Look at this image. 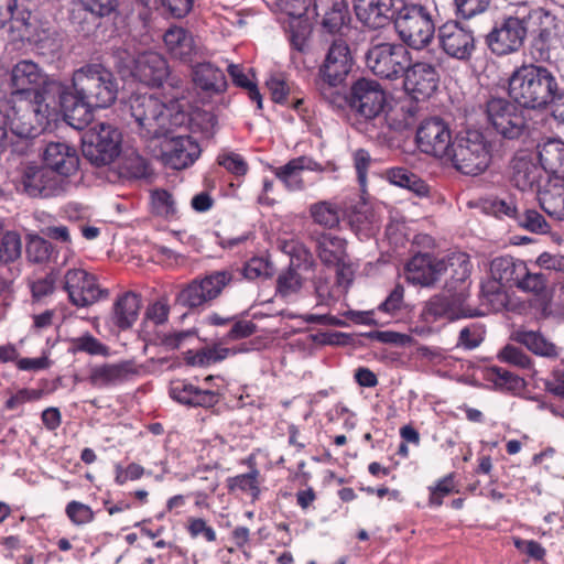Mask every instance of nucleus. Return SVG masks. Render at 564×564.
I'll use <instances>...</instances> for the list:
<instances>
[{
    "instance_id": "f257e3e1",
    "label": "nucleus",
    "mask_w": 564,
    "mask_h": 564,
    "mask_svg": "<svg viewBox=\"0 0 564 564\" xmlns=\"http://www.w3.org/2000/svg\"><path fill=\"white\" fill-rule=\"evenodd\" d=\"M131 117L143 138L162 139L160 159L164 165L182 170L192 165L200 155L199 144L189 135H170L172 128L186 120L177 95L161 101L154 95H132L128 102Z\"/></svg>"
},
{
    "instance_id": "f03ea898",
    "label": "nucleus",
    "mask_w": 564,
    "mask_h": 564,
    "mask_svg": "<svg viewBox=\"0 0 564 564\" xmlns=\"http://www.w3.org/2000/svg\"><path fill=\"white\" fill-rule=\"evenodd\" d=\"M447 270L452 272L444 292L432 297L427 303V312L435 317L455 318L466 316L465 302L469 296L471 264L467 253L452 252L446 258L431 253H416L404 268L405 280L420 286L435 284Z\"/></svg>"
},
{
    "instance_id": "7ed1b4c3",
    "label": "nucleus",
    "mask_w": 564,
    "mask_h": 564,
    "mask_svg": "<svg viewBox=\"0 0 564 564\" xmlns=\"http://www.w3.org/2000/svg\"><path fill=\"white\" fill-rule=\"evenodd\" d=\"M73 91L61 94V107L66 122L77 130L93 119L94 108H107L115 102L118 84L112 73L101 64H86L73 74Z\"/></svg>"
},
{
    "instance_id": "20e7f679",
    "label": "nucleus",
    "mask_w": 564,
    "mask_h": 564,
    "mask_svg": "<svg viewBox=\"0 0 564 564\" xmlns=\"http://www.w3.org/2000/svg\"><path fill=\"white\" fill-rule=\"evenodd\" d=\"M509 96L519 106L542 109L558 96V84L547 68L533 64L523 65L509 78Z\"/></svg>"
},
{
    "instance_id": "39448f33",
    "label": "nucleus",
    "mask_w": 564,
    "mask_h": 564,
    "mask_svg": "<svg viewBox=\"0 0 564 564\" xmlns=\"http://www.w3.org/2000/svg\"><path fill=\"white\" fill-rule=\"evenodd\" d=\"M447 160L463 174L479 175L491 162V145L481 132L467 130L455 138Z\"/></svg>"
},
{
    "instance_id": "423d86ee",
    "label": "nucleus",
    "mask_w": 564,
    "mask_h": 564,
    "mask_svg": "<svg viewBox=\"0 0 564 564\" xmlns=\"http://www.w3.org/2000/svg\"><path fill=\"white\" fill-rule=\"evenodd\" d=\"M395 7L394 28L404 44L423 50L433 40L435 28L429 11L417 3L401 2Z\"/></svg>"
},
{
    "instance_id": "0eeeda50",
    "label": "nucleus",
    "mask_w": 564,
    "mask_h": 564,
    "mask_svg": "<svg viewBox=\"0 0 564 564\" xmlns=\"http://www.w3.org/2000/svg\"><path fill=\"white\" fill-rule=\"evenodd\" d=\"M116 65L122 76H132L150 87H161L170 77V67L165 57L154 51L132 56L127 51L117 55Z\"/></svg>"
},
{
    "instance_id": "6e6552de",
    "label": "nucleus",
    "mask_w": 564,
    "mask_h": 564,
    "mask_svg": "<svg viewBox=\"0 0 564 564\" xmlns=\"http://www.w3.org/2000/svg\"><path fill=\"white\" fill-rule=\"evenodd\" d=\"M410 63L411 54L400 43H375L370 45L366 53L367 67L372 74L383 79H398Z\"/></svg>"
},
{
    "instance_id": "1a4fd4ad",
    "label": "nucleus",
    "mask_w": 564,
    "mask_h": 564,
    "mask_svg": "<svg viewBox=\"0 0 564 564\" xmlns=\"http://www.w3.org/2000/svg\"><path fill=\"white\" fill-rule=\"evenodd\" d=\"M121 133L110 123L93 124L83 135L85 156L96 165L111 163L120 153Z\"/></svg>"
},
{
    "instance_id": "9d476101",
    "label": "nucleus",
    "mask_w": 564,
    "mask_h": 564,
    "mask_svg": "<svg viewBox=\"0 0 564 564\" xmlns=\"http://www.w3.org/2000/svg\"><path fill=\"white\" fill-rule=\"evenodd\" d=\"M73 181L59 180L47 166L28 165L21 173L18 188L31 197H54L68 192Z\"/></svg>"
},
{
    "instance_id": "9b49d317",
    "label": "nucleus",
    "mask_w": 564,
    "mask_h": 564,
    "mask_svg": "<svg viewBox=\"0 0 564 564\" xmlns=\"http://www.w3.org/2000/svg\"><path fill=\"white\" fill-rule=\"evenodd\" d=\"M231 280L230 271H214L199 280L192 281L180 292L178 302L188 307L202 306L218 297Z\"/></svg>"
},
{
    "instance_id": "f8f14e48",
    "label": "nucleus",
    "mask_w": 564,
    "mask_h": 564,
    "mask_svg": "<svg viewBox=\"0 0 564 564\" xmlns=\"http://www.w3.org/2000/svg\"><path fill=\"white\" fill-rule=\"evenodd\" d=\"M415 141L421 152L440 159H448L454 142L448 124L437 117L420 123Z\"/></svg>"
},
{
    "instance_id": "ddd939ff",
    "label": "nucleus",
    "mask_w": 564,
    "mask_h": 564,
    "mask_svg": "<svg viewBox=\"0 0 564 564\" xmlns=\"http://www.w3.org/2000/svg\"><path fill=\"white\" fill-rule=\"evenodd\" d=\"M386 101V93L377 80L360 78L350 87L349 105L366 119L378 117Z\"/></svg>"
},
{
    "instance_id": "4468645a",
    "label": "nucleus",
    "mask_w": 564,
    "mask_h": 564,
    "mask_svg": "<svg viewBox=\"0 0 564 564\" xmlns=\"http://www.w3.org/2000/svg\"><path fill=\"white\" fill-rule=\"evenodd\" d=\"M487 117L495 130L508 139L518 138L525 124L519 107L503 98L488 101Z\"/></svg>"
},
{
    "instance_id": "2eb2a0df",
    "label": "nucleus",
    "mask_w": 564,
    "mask_h": 564,
    "mask_svg": "<svg viewBox=\"0 0 564 564\" xmlns=\"http://www.w3.org/2000/svg\"><path fill=\"white\" fill-rule=\"evenodd\" d=\"M64 288L70 302L78 307L89 306L107 296V292L99 286L96 276L84 269L67 270Z\"/></svg>"
},
{
    "instance_id": "dca6fc26",
    "label": "nucleus",
    "mask_w": 564,
    "mask_h": 564,
    "mask_svg": "<svg viewBox=\"0 0 564 564\" xmlns=\"http://www.w3.org/2000/svg\"><path fill=\"white\" fill-rule=\"evenodd\" d=\"M42 160L59 180L72 181L78 174L80 159L77 149L68 142H48L43 150Z\"/></svg>"
},
{
    "instance_id": "f3484780",
    "label": "nucleus",
    "mask_w": 564,
    "mask_h": 564,
    "mask_svg": "<svg viewBox=\"0 0 564 564\" xmlns=\"http://www.w3.org/2000/svg\"><path fill=\"white\" fill-rule=\"evenodd\" d=\"M402 75L404 90L415 100L429 98L437 88L438 74L429 62H411Z\"/></svg>"
},
{
    "instance_id": "a211bd4d",
    "label": "nucleus",
    "mask_w": 564,
    "mask_h": 564,
    "mask_svg": "<svg viewBox=\"0 0 564 564\" xmlns=\"http://www.w3.org/2000/svg\"><path fill=\"white\" fill-rule=\"evenodd\" d=\"M438 41L442 50L451 57L466 61L475 50V37L471 30L458 22L449 21L438 29Z\"/></svg>"
},
{
    "instance_id": "6ab92c4d",
    "label": "nucleus",
    "mask_w": 564,
    "mask_h": 564,
    "mask_svg": "<svg viewBox=\"0 0 564 564\" xmlns=\"http://www.w3.org/2000/svg\"><path fill=\"white\" fill-rule=\"evenodd\" d=\"M525 262L510 256L497 257L490 262L491 282L482 285L485 295L500 296L501 286H516L524 274Z\"/></svg>"
},
{
    "instance_id": "aec40b11",
    "label": "nucleus",
    "mask_w": 564,
    "mask_h": 564,
    "mask_svg": "<svg viewBox=\"0 0 564 564\" xmlns=\"http://www.w3.org/2000/svg\"><path fill=\"white\" fill-rule=\"evenodd\" d=\"M525 35L524 21L518 17H509L489 33L488 45L498 55L509 54L522 46Z\"/></svg>"
},
{
    "instance_id": "412c9836",
    "label": "nucleus",
    "mask_w": 564,
    "mask_h": 564,
    "mask_svg": "<svg viewBox=\"0 0 564 564\" xmlns=\"http://www.w3.org/2000/svg\"><path fill=\"white\" fill-rule=\"evenodd\" d=\"M352 63L348 45L344 41H334L319 69L323 80L332 87L339 86L351 70Z\"/></svg>"
},
{
    "instance_id": "4be33fe9",
    "label": "nucleus",
    "mask_w": 564,
    "mask_h": 564,
    "mask_svg": "<svg viewBox=\"0 0 564 564\" xmlns=\"http://www.w3.org/2000/svg\"><path fill=\"white\" fill-rule=\"evenodd\" d=\"M304 171L323 172L324 167L310 156H297L281 166L272 167L275 177L289 192H301L305 189V182L302 177Z\"/></svg>"
},
{
    "instance_id": "5701e85b",
    "label": "nucleus",
    "mask_w": 564,
    "mask_h": 564,
    "mask_svg": "<svg viewBox=\"0 0 564 564\" xmlns=\"http://www.w3.org/2000/svg\"><path fill=\"white\" fill-rule=\"evenodd\" d=\"M511 183L522 192H538L541 187L543 170L527 153L517 154L511 161Z\"/></svg>"
},
{
    "instance_id": "b1692460",
    "label": "nucleus",
    "mask_w": 564,
    "mask_h": 564,
    "mask_svg": "<svg viewBox=\"0 0 564 564\" xmlns=\"http://www.w3.org/2000/svg\"><path fill=\"white\" fill-rule=\"evenodd\" d=\"M357 19L365 25L378 29L392 17L399 0H352Z\"/></svg>"
},
{
    "instance_id": "393cba45",
    "label": "nucleus",
    "mask_w": 564,
    "mask_h": 564,
    "mask_svg": "<svg viewBox=\"0 0 564 564\" xmlns=\"http://www.w3.org/2000/svg\"><path fill=\"white\" fill-rule=\"evenodd\" d=\"M163 43L170 56L182 62L192 61L199 51L193 33L178 25H172L164 32Z\"/></svg>"
},
{
    "instance_id": "a878e982",
    "label": "nucleus",
    "mask_w": 564,
    "mask_h": 564,
    "mask_svg": "<svg viewBox=\"0 0 564 564\" xmlns=\"http://www.w3.org/2000/svg\"><path fill=\"white\" fill-rule=\"evenodd\" d=\"M536 197L542 209L554 219L564 220V176L549 175Z\"/></svg>"
},
{
    "instance_id": "bb28decb",
    "label": "nucleus",
    "mask_w": 564,
    "mask_h": 564,
    "mask_svg": "<svg viewBox=\"0 0 564 564\" xmlns=\"http://www.w3.org/2000/svg\"><path fill=\"white\" fill-rule=\"evenodd\" d=\"M170 395L178 403L189 406L212 408L218 403V394L208 389H200L186 381H174Z\"/></svg>"
},
{
    "instance_id": "cd10ccee",
    "label": "nucleus",
    "mask_w": 564,
    "mask_h": 564,
    "mask_svg": "<svg viewBox=\"0 0 564 564\" xmlns=\"http://www.w3.org/2000/svg\"><path fill=\"white\" fill-rule=\"evenodd\" d=\"M140 308V296L132 291L123 292L113 302L110 322L118 329L127 330L137 322Z\"/></svg>"
},
{
    "instance_id": "c85d7f7f",
    "label": "nucleus",
    "mask_w": 564,
    "mask_h": 564,
    "mask_svg": "<svg viewBox=\"0 0 564 564\" xmlns=\"http://www.w3.org/2000/svg\"><path fill=\"white\" fill-rule=\"evenodd\" d=\"M516 288L523 292L532 293L536 302L539 303V308L544 316L552 314V291L547 288L545 276L540 272H531L525 264L524 274L520 276L519 281L516 284Z\"/></svg>"
},
{
    "instance_id": "c756f323",
    "label": "nucleus",
    "mask_w": 564,
    "mask_h": 564,
    "mask_svg": "<svg viewBox=\"0 0 564 564\" xmlns=\"http://www.w3.org/2000/svg\"><path fill=\"white\" fill-rule=\"evenodd\" d=\"M316 251L321 261L330 267L344 263L348 257L346 252V240L330 232H322L315 237Z\"/></svg>"
},
{
    "instance_id": "7c9ffc66",
    "label": "nucleus",
    "mask_w": 564,
    "mask_h": 564,
    "mask_svg": "<svg viewBox=\"0 0 564 564\" xmlns=\"http://www.w3.org/2000/svg\"><path fill=\"white\" fill-rule=\"evenodd\" d=\"M538 158L544 172L550 175H562L564 173V141L549 139L539 144Z\"/></svg>"
},
{
    "instance_id": "2f4dec72",
    "label": "nucleus",
    "mask_w": 564,
    "mask_h": 564,
    "mask_svg": "<svg viewBox=\"0 0 564 564\" xmlns=\"http://www.w3.org/2000/svg\"><path fill=\"white\" fill-rule=\"evenodd\" d=\"M349 225L359 239H366L377 232L380 219L368 204L359 203L349 215Z\"/></svg>"
},
{
    "instance_id": "473e14b6",
    "label": "nucleus",
    "mask_w": 564,
    "mask_h": 564,
    "mask_svg": "<svg viewBox=\"0 0 564 564\" xmlns=\"http://www.w3.org/2000/svg\"><path fill=\"white\" fill-rule=\"evenodd\" d=\"M193 80L196 86L208 93L219 94L227 88L224 72L210 63L197 64L193 69Z\"/></svg>"
},
{
    "instance_id": "72a5a7b5",
    "label": "nucleus",
    "mask_w": 564,
    "mask_h": 564,
    "mask_svg": "<svg viewBox=\"0 0 564 564\" xmlns=\"http://www.w3.org/2000/svg\"><path fill=\"white\" fill-rule=\"evenodd\" d=\"M316 14H323V26L330 33L340 30L347 18L346 6L343 0H315Z\"/></svg>"
},
{
    "instance_id": "f704fd0d",
    "label": "nucleus",
    "mask_w": 564,
    "mask_h": 564,
    "mask_svg": "<svg viewBox=\"0 0 564 564\" xmlns=\"http://www.w3.org/2000/svg\"><path fill=\"white\" fill-rule=\"evenodd\" d=\"M513 338L536 356L556 358L560 355V348L540 332L521 329Z\"/></svg>"
},
{
    "instance_id": "c9c22d12",
    "label": "nucleus",
    "mask_w": 564,
    "mask_h": 564,
    "mask_svg": "<svg viewBox=\"0 0 564 564\" xmlns=\"http://www.w3.org/2000/svg\"><path fill=\"white\" fill-rule=\"evenodd\" d=\"M384 177L390 184L406 188L420 197L429 195V185L416 174L404 167L395 166L387 169L384 171Z\"/></svg>"
},
{
    "instance_id": "e433bc0d",
    "label": "nucleus",
    "mask_w": 564,
    "mask_h": 564,
    "mask_svg": "<svg viewBox=\"0 0 564 564\" xmlns=\"http://www.w3.org/2000/svg\"><path fill=\"white\" fill-rule=\"evenodd\" d=\"M131 372L130 362L104 364L91 369L90 381L95 386L113 384L122 381Z\"/></svg>"
},
{
    "instance_id": "4c0bfd02",
    "label": "nucleus",
    "mask_w": 564,
    "mask_h": 564,
    "mask_svg": "<svg viewBox=\"0 0 564 564\" xmlns=\"http://www.w3.org/2000/svg\"><path fill=\"white\" fill-rule=\"evenodd\" d=\"M486 381L494 384L496 390L518 393L524 389V380L500 367H488L484 370Z\"/></svg>"
},
{
    "instance_id": "58836bf2",
    "label": "nucleus",
    "mask_w": 564,
    "mask_h": 564,
    "mask_svg": "<svg viewBox=\"0 0 564 564\" xmlns=\"http://www.w3.org/2000/svg\"><path fill=\"white\" fill-rule=\"evenodd\" d=\"M249 351V348L246 344H241L237 348H227L223 346H215L213 348H206L198 350L196 352H188L186 357L187 364L192 366L204 367L208 366L213 362L220 361L229 356L236 355L238 352Z\"/></svg>"
},
{
    "instance_id": "ea45409f",
    "label": "nucleus",
    "mask_w": 564,
    "mask_h": 564,
    "mask_svg": "<svg viewBox=\"0 0 564 564\" xmlns=\"http://www.w3.org/2000/svg\"><path fill=\"white\" fill-rule=\"evenodd\" d=\"M310 216L313 221L324 228H336L341 218L340 206L333 200H319L308 208Z\"/></svg>"
},
{
    "instance_id": "a19ab883",
    "label": "nucleus",
    "mask_w": 564,
    "mask_h": 564,
    "mask_svg": "<svg viewBox=\"0 0 564 564\" xmlns=\"http://www.w3.org/2000/svg\"><path fill=\"white\" fill-rule=\"evenodd\" d=\"M522 20L525 25V33L531 32L540 37L549 35L556 28L555 15L544 8L531 10Z\"/></svg>"
},
{
    "instance_id": "79ce46f5",
    "label": "nucleus",
    "mask_w": 564,
    "mask_h": 564,
    "mask_svg": "<svg viewBox=\"0 0 564 564\" xmlns=\"http://www.w3.org/2000/svg\"><path fill=\"white\" fill-rule=\"evenodd\" d=\"M120 175L128 178H143L149 175L148 162L134 150H127L119 159Z\"/></svg>"
},
{
    "instance_id": "37998d69",
    "label": "nucleus",
    "mask_w": 564,
    "mask_h": 564,
    "mask_svg": "<svg viewBox=\"0 0 564 564\" xmlns=\"http://www.w3.org/2000/svg\"><path fill=\"white\" fill-rule=\"evenodd\" d=\"M260 473L252 469L247 474L230 477L227 480L228 489L232 492L240 491L247 494L252 500H257L260 496Z\"/></svg>"
},
{
    "instance_id": "c03bdc74",
    "label": "nucleus",
    "mask_w": 564,
    "mask_h": 564,
    "mask_svg": "<svg viewBox=\"0 0 564 564\" xmlns=\"http://www.w3.org/2000/svg\"><path fill=\"white\" fill-rule=\"evenodd\" d=\"M151 205L153 212L164 218H172L176 215V203L171 193L165 189H155L151 193Z\"/></svg>"
},
{
    "instance_id": "a18cd8bd",
    "label": "nucleus",
    "mask_w": 564,
    "mask_h": 564,
    "mask_svg": "<svg viewBox=\"0 0 564 564\" xmlns=\"http://www.w3.org/2000/svg\"><path fill=\"white\" fill-rule=\"evenodd\" d=\"M289 33L291 45L299 52H303L307 46V39L311 32L307 20L301 18H290Z\"/></svg>"
},
{
    "instance_id": "49530a36",
    "label": "nucleus",
    "mask_w": 564,
    "mask_h": 564,
    "mask_svg": "<svg viewBox=\"0 0 564 564\" xmlns=\"http://www.w3.org/2000/svg\"><path fill=\"white\" fill-rule=\"evenodd\" d=\"M267 87L274 102L283 105L289 104L292 86L283 74H272L267 80Z\"/></svg>"
},
{
    "instance_id": "de8ad7c7",
    "label": "nucleus",
    "mask_w": 564,
    "mask_h": 564,
    "mask_svg": "<svg viewBox=\"0 0 564 564\" xmlns=\"http://www.w3.org/2000/svg\"><path fill=\"white\" fill-rule=\"evenodd\" d=\"M22 251L21 238L18 234L6 232L0 242V261L9 263L20 258Z\"/></svg>"
},
{
    "instance_id": "09e8293b",
    "label": "nucleus",
    "mask_w": 564,
    "mask_h": 564,
    "mask_svg": "<svg viewBox=\"0 0 564 564\" xmlns=\"http://www.w3.org/2000/svg\"><path fill=\"white\" fill-rule=\"evenodd\" d=\"M303 284V279L299 272L290 267L286 271L282 272L278 278V292L283 297H290L296 294Z\"/></svg>"
},
{
    "instance_id": "8fccbe9b",
    "label": "nucleus",
    "mask_w": 564,
    "mask_h": 564,
    "mask_svg": "<svg viewBox=\"0 0 564 564\" xmlns=\"http://www.w3.org/2000/svg\"><path fill=\"white\" fill-rule=\"evenodd\" d=\"M430 489L429 503L433 507H440L443 503L445 497L453 492H457L453 475H447L440 479L435 486Z\"/></svg>"
},
{
    "instance_id": "3c124183",
    "label": "nucleus",
    "mask_w": 564,
    "mask_h": 564,
    "mask_svg": "<svg viewBox=\"0 0 564 564\" xmlns=\"http://www.w3.org/2000/svg\"><path fill=\"white\" fill-rule=\"evenodd\" d=\"M74 349L94 356H107L109 348L90 334H84L73 339Z\"/></svg>"
},
{
    "instance_id": "603ef678",
    "label": "nucleus",
    "mask_w": 564,
    "mask_h": 564,
    "mask_svg": "<svg viewBox=\"0 0 564 564\" xmlns=\"http://www.w3.org/2000/svg\"><path fill=\"white\" fill-rule=\"evenodd\" d=\"M519 225L522 228L539 235L546 234L550 230V226L545 218L534 209H527L519 217Z\"/></svg>"
},
{
    "instance_id": "864d4df0",
    "label": "nucleus",
    "mask_w": 564,
    "mask_h": 564,
    "mask_svg": "<svg viewBox=\"0 0 564 564\" xmlns=\"http://www.w3.org/2000/svg\"><path fill=\"white\" fill-rule=\"evenodd\" d=\"M52 252L51 243L37 236L31 237L26 246V256L30 261L44 262L46 261Z\"/></svg>"
},
{
    "instance_id": "5fc2aeb1",
    "label": "nucleus",
    "mask_w": 564,
    "mask_h": 564,
    "mask_svg": "<svg viewBox=\"0 0 564 564\" xmlns=\"http://www.w3.org/2000/svg\"><path fill=\"white\" fill-rule=\"evenodd\" d=\"M272 7L288 15L289 18H301L303 17L310 4L311 0H270Z\"/></svg>"
},
{
    "instance_id": "6e6d98bb",
    "label": "nucleus",
    "mask_w": 564,
    "mask_h": 564,
    "mask_svg": "<svg viewBox=\"0 0 564 564\" xmlns=\"http://www.w3.org/2000/svg\"><path fill=\"white\" fill-rule=\"evenodd\" d=\"M498 358L502 362H507L518 368L527 369L531 367L530 357L519 347L507 345L498 354Z\"/></svg>"
},
{
    "instance_id": "4d7b16f0",
    "label": "nucleus",
    "mask_w": 564,
    "mask_h": 564,
    "mask_svg": "<svg viewBox=\"0 0 564 564\" xmlns=\"http://www.w3.org/2000/svg\"><path fill=\"white\" fill-rule=\"evenodd\" d=\"M243 274L249 280L268 278L273 274V267L268 259L254 257L246 263Z\"/></svg>"
},
{
    "instance_id": "13d9d810",
    "label": "nucleus",
    "mask_w": 564,
    "mask_h": 564,
    "mask_svg": "<svg viewBox=\"0 0 564 564\" xmlns=\"http://www.w3.org/2000/svg\"><path fill=\"white\" fill-rule=\"evenodd\" d=\"M65 512L75 525H84L94 520L91 508L79 501L73 500L68 502Z\"/></svg>"
},
{
    "instance_id": "bf43d9fd",
    "label": "nucleus",
    "mask_w": 564,
    "mask_h": 564,
    "mask_svg": "<svg viewBox=\"0 0 564 564\" xmlns=\"http://www.w3.org/2000/svg\"><path fill=\"white\" fill-rule=\"evenodd\" d=\"M218 163L236 176H243L248 172L247 162L240 154L235 152L219 154Z\"/></svg>"
},
{
    "instance_id": "052dcab7",
    "label": "nucleus",
    "mask_w": 564,
    "mask_h": 564,
    "mask_svg": "<svg viewBox=\"0 0 564 564\" xmlns=\"http://www.w3.org/2000/svg\"><path fill=\"white\" fill-rule=\"evenodd\" d=\"M187 532L193 539L203 535L207 542H214L217 538L216 531L203 518H188Z\"/></svg>"
},
{
    "instance_id": "680f3d73",
    "label": "nucleus",
    "mask_w": 564,
    "mask_h": 564,
    "mask_svg": "<svg viewBox=\"0 0 564 564\" xmlns=\"http://www.w3.org/2000/svg\"><path fill=\"white\" fill-rule=\"evenodd\" d=\"M457 14L464 19L482 13L489 6V0H454Z\"/></svg>"
},
{
    "instance_id": "e2e57ef3",
    "label": "nucleus",
    "mask_w": 564,
    "mask_h": 564,
    "mask_svg": "<svg viewBox=\"0 0 564 564\" xmlns=\"http://www.w3.org/2000/svg\"><path fill=\"white\" fill-rule=\"evenodd\" d=\"M404 289L397 285L388 295V297L378 306L379 312L394 315L403 306Z\"/></svg>"
},
{
    "instance_id": "0e129e2a",
    "label": "nucleus",
    "mask_w": 564,
    "mask_h": 564,
    "mask_svg": "<svg viewBox=\"0 0 564 564\" xmlns=\"http://www.w3.org/2000/svg\"><path fill=\"white\" fill-rule=\"evenodd\" d=\"M144 475V468L135 463L129 464L126 468L120 464L115 466V481L122 486L128 480H138Z\"/></svg>"
},
{
    "instance_id": "69168bd1",
    "label": "nucleus",
    "mask_w": 564,
    "mask_h": 564,
    "mask_svg": "<svg viewBox=\"0 0 564 564\" xmlns=\"http://www.w3.org/2000/svg\"><path fill=\"white\" fill-rule=\"evenodd\" d=\"M56 276L47 274L44 278L37 279L31 283L32 296L36 301H41L51 295L55 289Z\"/></svg>"
},
{
    "instance_id": "338daca9",
    "label": "nucleus",
    "mask_w": 564,
    "mask_h": 564,
    "mask_svg": "<svg viewBox=\"0 0 564 564\" xmlns=\"http://www.w3.org/2000/svg\"><path fill=\"white\" fill-rule=\"evenodd\" d=\"M43 392L36 389H20L13 395H11L6 403L9 410L19 408L26 402L37 401L42 398Z\"/></svg>"
},
{
    "instance_id": "774afa93",
    "label": "nucleus",
    "mask_w": 564,
    "mask_h": 564,
    "mask_svg": "<svg viewBox=\"0 0 564 564\" xmlns=\"http://www.w3.org/2000/svg\"><path fill=\"white\" fill-rule=\"evenodd\" d=\"M162 7L174 18H184L193 8V0H160Z\"/></svg>"
}]
</instances>
